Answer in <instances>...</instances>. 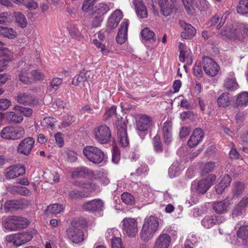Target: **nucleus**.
<instances>
[{
	"label": "nucleus",
	"mask_w": 248,
	"mask_h": 248,
	"mask_svg": "<svg viewBox=\"0 0 248 248\" xmlns=\"http://www.w3.org/2000/svg\"><path fill=\"white\" fill-rule=\"evenodd\" d=\"M154 150L156 152H161L163 151L162 144L160 140V137L156 135L153 139Z\"/></svg>",
	"instance_id": "51"
},
{
	"label": "nucleus",
	"mask_w": 248,
	"mask_h": 248,
	"mask_svg": "<svg viewBox=\"0 0 248 248\" xmlns=\"http://www.w3.org/2000/svg\"><path fill=\"white\" fill-rule=\"evenodd\" d=\"M123 17L122 12L120 10H116L108 18L106 26V31L108 33L112 32L117 27Z\"/></svg>",
	"instance_id": "13"
},
{
	"label": "nucleus",
	"mask_w": 248,
	"mask_h": 248,
	"mask_svg": "<svg viewBox=\"0 0 248 248\" xmlns=\"http://www.w3.org/2000/svg\"><path fill=\"white\" fill-rule=\"evenodd\" d=\"M121 199L123 202L128 205H131L135 203V198L133 196L127 192L122 194Z\"/></svg>",
	"instance_id": "46"
},
{
	"label": "nucleus",
	"mask_w": 248,
	"mask_h": 248,
	"mask_svg": "<svg viewBox=\"0 0 248 248\" xmlns=\"http://www.w3.org/2000/svg\"><path fill=\"white\" fill-rule=\"evenodd\" d=\"M233 30L235 32L240 34L241 36L240 38L237 36H234V39H238L239 40L246 38L248 36V25L243 23H237L234 26Z\"/></svg>",
	"instance_id": "31"
},
{
	"label": "nucleus",
	"mask_w": 248,
	"mask_h": 248,
	"mask_svg": "<svg viewBox=\"0 0 248 248\" xmlns=\"http://www.w3.org/2000/svg\"><path fill=\"white\" fill-rule=\"evenodd\" d=\"M245 186L243 183L241 182H236L233 186L232 190L233 198H236L240 196L244 191Z\"/></svg>",
	"instance_id": "42"
},
{
	"label": "nucleus",
	"mask_w": 248,
	"mask_h": 248,
	"mask_svg": "<svg viewBox=\"0 0 248 248\" xmlns=\"http://www.w3.org/2000/svg\"><path fill=\"white\" fill-rule=\"evenodd\" d=\"M96 0H85L82 6V10L83 11L87 12L91 10L94 4V2Z\"/></svg>",
	"instance_id": "59"
},
{
	"label": "nucleus",
	"mask_w": 248,
	"mask_h": 248,
	"mask_svg": "<svg viewBox=\"0 0 248 248\" xmlns=\"http://www.w3.org/2000/svg\"><path fill=\"white\" fill-rule=\"evenodd\" d=\"M248 205V197H243L232 210V217H236L243 215L245 212L246 208Z\"/></svg>",
	"instance_id": "25"
},
{
	"label": "nucleus",
	"mask_w": 248,
	"mask_h": 248,
	"mask_svg": "<svg viewBox=\"0 0 248 248\" xmlns=\"http://www.w3.org/2000/svg\"><path fill=\"white\" fill-rule=\"evenodd\" d=\"M120 159V153L116 147H113V151L112 153V160L115 164L118 163Z\"/></svg>",
	"instance_id": "63"
},
{
	"label": "nucleus",
	"mask_w": 248,
	"mask_h": 248,
	"mask_svg": "<svg viewBox=\"0 0 248 248\" xmlns=\"http://www.w3.org/2000/svg\"><path fill=\"white\" fill-rule=\"evenodd\" d=\"M110 10L109 6L105 3H99L96 4L93 9V14L94 15H97L103 16Z\"/></svg>",
	"instance_id": "34"
},
{
	"label": "nucleus",
	"mask_w": 248,
	"mask_h": 248,
	"mask_svg": "<svg viewBox=\"0 0 248 248\" xmlns=\"http://www.w3.org/2000/svg\"><path fill=\"white\" fill-rule=\"evenodd\" d=\"M174 0H160L159 4L162 14L165 16H169L174 8Z\"/></svg>",
	"instance_id": "26"
},
{
	"label": "nucleus",
	"mask_w": 248,
	"mask_h": 248,
	"mask_svg": "<svg viewBox=\"0 0 248 248\" xmlns=\"http://www.w3.org/2000/svg\"><path fill=\"white\" fill-rule=\"evenodd\" d=\"M159 225L157 217L151 215L145 217L140 233L141 239L144 242L151 240L157 231Z\"/></svg>",
	"instance_id": "2"
},
{
	"label": "nucleus",
	"mask_w": 248,
	"mask_h": 248,
	"mask_svg": "<svg viewBox=\"0 0 248 248\" xmlns=\"http://www.w3.org/2000/svg\"><path fill=\"white\" fill-rule=\"evenodd\" d=\"M16 109L27 117L30 116L32 113V110L30 108L17 106Z\"/></svg>",
	"instance_id": "62"
},
{
	"label": "nucleus",
	"mask_w": 248,
	"mask_h": 248,
	"mask_svg": "<svg viewBox=\"0 0 248 248\" xmlns=\"http://www.w3.org/2000/svg\"><path fill=\"white\" fill-rule=\"evenodd\" d=\"M87 226V221L84 218L73 220L71 225L67 229L66 233L68 239L73 243H80L84 240V234L82 229Z\"/></svg>",
	"instance_id": "1"
},
{
	"label": "nucleus",
	"mask_w": 248,
	"mask_h": 248,
	"mask_svg": "<svg viewBox=\"0 0 248 248\" xmlns=\"http://www.w3.org/2000/svg\"><path fill=\"white\" fill-rule=\"evenodd\" d=\"M223 87L228 91H232L238 88V84L235 78H228L224 82Z\"/></svg>",
	"instance_id": "36"
},
{
	"label": "nucleus",
	"mask_w": 248,
	"mask_h": 248,
	"mask_svg": "<svg viewBox=\"0 0 248 248\" xmlns=\"http://www.w3.org/2000/svg\"><path fill=\"white\" fill-rule=\"evenodd\" d=\"M162 132L165 143L169 144L172 140V123L170 121H167L164 123Z\"/></svg>",
	"instance_id": "28"
},
{
	"label": "nucleus",
	"mask_w": 248,
	"mask_h": 248,
	"mask_svg": "<svg viewBox=\"0 0 248 248\" xmlns=\"http://www.w3.org/2000/svg\"><path fill=\"white\" fill-rule=\"evenodd\" d=\"M216 177L214 175H209L205 179H202L198 183L195 182L192 184V189H195L197 192L204 194L209 189L213 183L216 181Z\"/></svg>",
	"instance_id": "6"
},
{
	"label": "nucleus",
	"mask_w": 248,
	"mask_h": 248,
	"mask_svg": "<svg viewBox=\"0 0 248 248\" xmlns=\"http://www.w3.org/2000/svg\"><path fill=\"white\" fill-rule=\"evenodd\" d=\"M179 60L182 62H185L186 60V63L191 65L193 62L192 54L189 48L187 47L182 43L179 44Z\"/></svg>",
	"instance_id": "19"
},
{
	"label": "nucleus",
	"mask_w": 248,
	"mask_h": 248,
	"mask_svg": "<svg viewBox=\"0 0 248 248\" xmlns=\"http://www.w3.org/2000/svg\"><path fill=\"white\" fill-rule=\"evenodd\" d=\"M132 3L135 7L137 15L139 18L147 17V10L142 0H132Z\"/></svg>",
	"instance_id": "24"
},
{
	"label": "nucleus",
	"mask_w": 248,
	"mask_h": 248,
	"mask_svg": "<svg viewBox=\"0 0 248 248\" xmlns=\"http://www.w3.org/2000/svg\"><path fill=\"white\" fill-rule=\"evenodd\" d=\"M203 70L207 75L211 77H215L219 69L218 65L212 59L204 56L202 59Z\"/></svg>",
	"instance_id": "11"
},
{
	"label": "nucleus",
	"mask_w": 248,
	"mask_h": 248,
	"mask_svg": "<svg viewBox=\"0 0 248 248\" xmlns=\"http://www.w3.org/2000/svg\"><path fill=\"white\" fill-rule=\"evenodd\" d=\"M85 75L82 71L80 72L78 75L75 76L72 80V84L74 85H78L80 83H83L86 81Z\"/></svg>",
	"instance_id": "56"
},
{
	"label": "nucleus",
	"mask_w": 248,
	"mask_h": 248,
	"mask_svg": "<svg viewBox=\"0 0 248 248\" xmlns=\"http://www.w3.org/2000/svg\"><path fill=\"white\" fill-rule=\"evenodd\" d=\"M128 26V20L127 19H124L121 24L120 27L118 30V32L116 37V40L118 43L122 44L125 42L127 38V33Z\"/></svg>",
	"instance_id": "20"
},
{
	"label": "nucleus",
	"mask_w": 248,
	"mask_h": 248,
	"mask_svg": "<svg viewBox=\"0 0 248 248\" xmlns=\"http://www.w3.org/2000/svg\"><path fill=\"white\" fill-rule=\"evenodd\" d=\"M63 82L62 78H53L50 82L51 87L54 90H58L60 86Z\"/></svg>",
	"instance_id": "58"
},
{
	"label": "nucleus",
	"mask_w": 248,
	"mask_h": 248,
	"mask_svg": "<svg viewBox=\"0 0 248 248\" xmlns=\"http://www.w3.org/2000/svg\"><path fill=\"white\" fill-rule=\"evenodd\" d=\"M193 73L194 75L200 78L202 76V69L201 64L200 62H196L193 67Z\"/></svg>",
	"instance_id": "60"
},
{
	"label": "nucleus",
	"mask_w": 248,
	"mask_h": 248,
	"mask_svg": "<svg viewBox=\"0 0 248 248\" xmlns=\"http://www.w3.org/2000/svg\"><path fill=\"white\" fill-rule=\"evenodd\" d=\"M64 209L62 204L54 203L48 205L46 210L47 215L58 214L61 213Z\"/></svg>",
	"instance_id": "35"
},
{
	"label": "nucleus",
	"mask_w": 248,
	"mask_h": 248,
	"mask_svg": "<svg viewBox=\"0 0 248 248\" xmlns=\"http://www.w3.org/2000/svg\"><path fill=\"white\" fill-rule=\"evenodd\" d=\"M93 43L96 47L101 49V51L103 55H107L108 53V50L106 48L105 45L100 42L97 39H94Z\"/></svg>",
	"instance_id": "61"
},
{
	"label": "nucleus",
	"mask_w": 248,
	"mask_h": 248,
	"mask_svg": "<svg viewBox=\"0 0 248 248\" xmlns=\"http://www.w3.org/2000/svg\"><path fill=\"white\" fill-rule=\"evenodd\" d=\"M112 248H125L122 244L121 239L119 237H113L111 242Z\"/></svg>",
	"instance_id": "64"
},
{
	"label": "nucleus",
	"mask_w": 248,
	"mask_h": 248,
	"mask_svg": "<svg viewBox=\"0 0 248 248\" xmlns=\"http://www.w3.org/2000/svg\"><path fill=\"white\" fill-rule=\"evenodd\" d=\"M152 124V117L145 114H141L136 121V129L139 131L145 132L151 127Z\"/></svg>",
	"instance_id": "15"
},
{
	"label": "nucleus",
	"mask_w": 248,
	"mask_h": 248,
	"mask_svg": "<svg viewBox=\"0 0 248 248\" xmlns=\"http://www.w3.org/2000/svg\"><path fill=\"white\" fill-rule=\"evenodd\" d=\"M89 174V170L86 167H81L77 168L72 173L73 178L83 177Z\"/></svg>",
	"instance_id": "44"
},
{
	"label": "nucleus",
	"mask_w": 248,
	"mask_h": 248,
	"mask_svg": "<svg viewBox=\"0 0 248 248\" xmlns=\"http://www.w3.org/2000/svg\"><path fill=\"white\" fill-rule=\"evenodd\" d=\"M56 122V121L54 118L46 117L41 122V124L47 129L52 130L54 128Z\"/></svg>",
	"instance_id": "47"
},
{
	"label": "nucleus",
	"mask_w": 248,
	"mask_h": 248,
	"mask_svg": "<svg viewBox=\"0 0 248 248\" xmlns=\"http://www.w3.org/2000/svg\"><path fill=\"white\" fill-rule=\"evenodd\" d=\"M93 137L95 140L101 144H107L112 139L109 127L106 124L95 127L93 131Z\"/></svg>",
	"instance_id": "4"
},
{
	"label": "nucleus",
	"mask_w": 248,
	"mask_h": 248,
	"mask_svg": "<svg viewBox=\"0 0 248 248\" xmlns=\"http://www.w3.org/2000/svg\"><path fill=\"white\" fill-rule=\"evenodd\" d=\"M237 11L240 15L248 14V0H240L237 6Z\"/></svg>",
	"instance_id": "43"
},
{
	"label": "nucleus",
	"mask_w": 248,
	"mask_h": 248,
	"mask_svg": "<svg viewBox=\"0 0 248 248\" xmlns=\"http://www.w3.org/2000/svg\"><path fill=\"white\" fill-rule=\"evenodd\" d=\"M35 140L31 137H28L22 140L17 147L18 153L24 155H29L33 147Z\"/></svg>",
	"instance_id": "14"
},
{
	"label": "nucleus",
	"mask_w": 248,
	"mask_h": 248,
	"mask_svg": "<svg viewBox=\"0 0 248 248\" xmlns=\"http://www.w3.org/2000/svg\"><path fill=\"white\" fill-rule=\"evenodd\" d=\"M83 153L89 161L94 164H100L104 159V154L99 148L93 146L84 147Z\"/></svg>",
	"instance_id": "5"
},
{
	"label": "nucleus",
	"mask_w": 248,
	"mask_h": 248,
	"mask_svg": "<svg viewBox=\"0 0 248 248\" xmlns=\"http://www.w3.org/2000/svg\"><path fill=\"white\" fill-rule=\"evenodd\" d=\"M203 137L204 133L202 130L197 128L193 132L187 141V145L190 147H194L202 140Z\"/></svg>",
	"instance_id": "22"
},
{
	"label": "nucleus",
	"mask_w": 248,
	"mask_h": 248,
	"mask_svg": "<svg viewBox=\"0 0 248 248\" xmlns=\"http://www.w3.org/2000/svg\"><path fill=\"white\" fill-rule=\"evenodd\" d=\"M28 70L25 69L22 70L18 75L19 79L23 83L28 84L30 83L31 81L30 78L28 76Z\"/></svg>",
	"instance_id": "52"
},
{
	"label": "nucleus",
	"mask_w": 248,
	"mask_h": 248,
	"mask_svg": "<svg viewBox=\"0 0 248 248\" xmlns=\"http://www.w3.org/2000/svg\"><path fill=\"white\" fill-rule=\"evenodd\" d=\"M215 167V163L213 162H208L205 163L202 168V173L203 174H207L213 170Z\"/></svg>",
	"instance_id": "54"
},
{
	"label": "nucleus",
	"mask_w": 248,
	"mask_h": 248,
	"mask_svg": "<svg viewBox=\"0 0 248 248\" xmlns=\"http://www.w3.org/2000/svg\"><path fill=\"white\" fill-rule=\"evenodd\" d=\"M122 229L128 237H134L138 232V222L136 219L125 217L121 222Z\"/></svg>",
	"instance_id": "7"
},
{
	"label": "nucleus",
	"mask_w": 248,
	"mask_h": 248,
	"mask_svg": "<svg viewBox=\"0 0 248 248\" xmlns=\"http://www.w3.org/2000/svg\"><path fill=\"white\" fill-rule=\"evenodd\" d=\"M141 35L142 37L146 40H152L153 42L156 40L154 32L149 28L143 29L141 31Z\"/></svg>",
	"instance_id": "39"
},
{
	"label": "nucleus",
	"mask_w": 248,
	"mask_h": 248,
	"mask_svg": "<svg viewBox=\"0 0 248 248\" xmlns=\"http://www.w3.org/2000/svg\"><path fill=\"white\" fill-rule=\"evenodd\" d=\"M232 181L231 177L228 174L222 177L219 184L216 186V191L218 194H221L224 189L230 186Z\"/></svg>",
	"instance_id": "30"
},
{
	"label": "nucleus",
	"mask_w": 248,
	"mask_h": 248,
	"mask_svg": "<svg viewBox=\"0 0 248 248\" xmlns=\"http://www.w3.org/2000/svg\"><path fill=\"white\" fill-rule=\"evenodd\" d=\"M0 35L9 38H13L16 36L17 33L11 28L0 27Z\"/></svg>",
	"instance_id": "40"
},
{
	"label": "nucleus",
	"mask_w": 248,
	"mask_h": 248,
	"mask_svg": "<svg viewBox=\"0 0 248 248\" xmlns=\"http://www.w3.org/2000/svg\"><path fill=\"white\" fill-rule=\"evenodd\" d=\"M234 26H226L223 28L220 34L223 38L234 39V36H237L240 38L241 35L235 32Z\"/></svg>",
	"instance_id": "29"
},
{
	"label": "nucleus",
	"mask_w": 248,
	"mask_h": 248,
	"mask_svg": "<svg viewBox=\"0 0 248 248\" xmlns=\"http://www.w3.org/2000/svg\"><path fill=\"white\" fill-rule=\"evenodd\" d=\"M116 125L118 141L122 146H127L129 144V139L126 124L124 121H118Z\"/></svg>",
	"instance_id": "12"
},
{
	"label": "nucleus",
	"mask_w": 248,
	"mask_h": 248,
	"mask_svg": "<svg viewBox=\"0 0 248 248\" xmlns=\"http://www.w3.org/2000/svg\"><path fill=\"white\" fill-rule=\"evenodd\" d=\"M170 242V237L163 232L156 239L154 248H168Z\"/></svg>",
	"instance_id": "23"
},
{
	"label": "nucleus",
	"mask_w": 248,
	"mask_h": 248,
	"mask_svg": "<svg viewBox=\"0 0 248 248\" xmlns=\"http://www.w3.org/2000/svg\"><path fill=\"white\" fill-rule=\"evenodd\" d=\"M74 185L75 186L81 187L83 189H88V190L87 191L90 193L95 191L96 189V185L93 183H83L78 181H76L74 183Z\"/></svg>",
	"instance_id": "45"
},
{
	"label": "nucleus",
	"mask_w": 248,
	"mask_h": 248,
	"mask_svg": "<svg viewBox=\"0 0 248 248\" xmlns=\"http://www.w3.org/2000/svg\"><path fill=\"white\" fill-rule=\"evenodd\" d=\"M29 223V220L25 217L12 216L6 218L3 226L6 230L16 231L26 228Z\"/></svg>",
	"instance_id": "3"
},
{
	"label": "nucleus",
	"mask_w": 248,
	"mask_h": 248,
	"mask_svg": "<svg viewBox=\"0 0 248 248\" xmlns=\"http://www.w3.org/2000/svg\"><path fill=\"white\" fill-rule=\"evenodd\" d=\"M4 207L6 209H19L21 208L20 202L17 200L8 201L5 203Z\"/></svg>",
	"instance_id": "50"
},
{
	"label": "nucleus",
	"mask_w": 248,
	"mask_h": 248,
	"mask_svg": "<svg viewBox=\"0 0 248 248\" xmlns=\"http://www.w3.org/2000/svg\"><path fill=\"white\" fill-rule=\"evenodd\" d=\"M14 16L16 22L18 26L22 28H24L27 26V21L25 16L20 12H15Z\"/></svg>",
	"instance_id": "41"
},
{
	"label": "nucleus",
	"mask_w": 248,
	"mask_h": 248,
	"mask_svg": "<svg viewBox=\"0 0 248 248\" xmlns=\"http://www.w3.org/2000/svg\"><path fill=\"white\" fill-rule=\"evenodd\" d=\"M7 118L10 122L16 124L21 123L23 120V118L21 115L16 114L14 112H9Z\"/></svg>",
	"instance_id": "49"
},
{
	"label": "nucleus",
	"mask_w": 248,
	"mask_h": 248,
	"mask_svg": "<svg viewBox=\"0 0 248 248\" xmlns=\"http://www.w3.org/2000/svg\"><path fill=\"white\" fill-rule=\"evenodd\" d=\"M217 104L219 107L225 108L228 107L231 104V97L228 93H221L217 98Z\"/></svg>",
	"instance_id": "33"
},
{
	"label": "nucleus",
	"mask_w": 248,
	"mask_h": 248,
	"mask_svg": "<svg viewBox=\"0 0 248 248\" xmlns=\"http://www.w3.org/2000/svg\"><path fill=\"white\" fill-rule=\"evenodd\" d=\"M1 136L6 139L17 140L23 137L25 135L24 129L22 127H6L1 132Z\"/></svg>",
	"instance_id": "9"
},
{
	"label": "nucleus",
	"mask_w": 248,
	"mask_h": 248,
	"mask_svg": "<svg viewBox=\"0 0 248 248\" xmlns=\"http://www.w3.org/2000/svg\"><path fill=\"white\" fill-rule=\"evenodd\" d=\"M237 234L239 238L248 242V226H243L240 227L239 229L237 231Z\"/></svg>",
	"instance_id": "48"
},
{
	"label": "nucleus",
	"mask_w": 248,
	"mask_h": 248,
	"mask_svg": "<svg viewBox=\"0 0 248 248\" xmlns=\"http://www.w3.org/2000/svg\"><path fill=\"white\" fill-rule=\"evenodd\" d=\"M248 104V92H243L237 96L234 107L242 106Z\"/></svg>",
	"instance_id": "38"
},
{
	"label": "nucleus",
	"mask_w": 248,
	"mask_h": 248,
	"mask_svg": "<svg viewBox=\"0 0 248 248\" xmlns=\"http://www.w3.org/2000/svg\"><path fill=\"white\" fill-rule=\"evenodd\" d=\"M32 238V235L29 232L13 234L6 237V240L8 242L12 243L17 247L26 243Z\"/></svg>",
	"instance_id": "10"
},
{
	"label": "nucleus",
	"mask_w": 248,
	"mask_h": 248,
	"mask_svg": "<svg viewBox=\"0 0 248 248\" xmlns=\"http://www.w3.org/2000/svg\"><path fill=\"white\" fill-rule=\"evenodd\" d=\"M187 12L193 15L195 13V8L201 11H204L208 7L206 0H182Z\"/></svg>",
	"instance_id": "8"
},
{
	"label": "nucleus",
	"mask_w": 248,
	"mask_h": 248,
	"mask_svg": "<svg viewBox=\"0 0 248 248\" xmlns=\"http://www.w3.org/2000/svg\"><path fill=\"white\" fill-rule=\"evenodd\" d=\"M116 117V108L114 106L107 110L104 115V119L106 121L110 118Z\"/></svg>",
	"instance_id": "55"
},
{
	"label": "nucleus",
	"mask_w": 248,
	"mask_h": 248,
	"mask_svg": "<svg viewBox=\"0 0 248 248\" xmlns=\"http://www.w3.org/2000/svg\"><path fill=\"white\" fill-rule=\"evenodd\" d=\"M15 99L17 102L23 105H31L36 103L35 97L28 93L20 92Z\"/></svg>",
	"instance_id": "21"
},
{
	"label": "nucleus",
	"mask_w": 248,
	"mask_h": 248,
	"mask_svg": "<svg viewBox=\"0 0 248 248\" xmlns=\"http://www.w3.org/2000/svg\"><path fill=\"white\" fill-rule=\"evenodd\" d=\"M148 171V167L145 164H142L138 168L135 173H131L132 175H135L137 176L145 175Z\"/></svg>",
	"instance_id": "57"
},
{
	"label": "nucleus",
	"mask_w": 248,
	"mask_h": 248,
	"mask_svg": "<svg viewBox=\"0 0 248 248\" xmlns=\"http://www.w3.org/2000/svg\"><path fill=\"white\" fill-rule=\"evenodd\" d=\"M229 203L226 200L222 201L215 202L213 204V209L217 214L226 212L229 208Z\"/></svg>",
	"instance_id": "32"
},
{
	"label": "nucleus",
	"mask_w": 248,
	"mask_h": 248,
	"mask_svg": "<svg viewBox=\"0 0 248 248\" xmlns=\"http://www.w3.org/2000/svg\"><path fill=\"white\" fill-rule=\"evenodd\" d=\"M224 220L221 216H206L202 220V224L204 228L209 229L215 225L222 223Z\"/></svg>",
	"instance_id": "18"
},
{
	"label": "nucleus",
	"mask_w": 248,
	"mask_h": 248,
	"mask_svg": "<svg viewBox=\"0 0 248 248\" xmlns=\"http://www.w3.org/2000/svg\"><path fill=\"white\" fill-rule=\"evenodd\" d=\"M91 193L85 190L83 191H78L76 190H72L69 192V196L72 199H81L89 197Z\"/></svg>",
	"instance_id": "37"
},
{
	"label": "nucleus",
	"mask_w": 248,
	"mask_h": 248,
	"mask_svg": "<svg viewBox=\"0 0 248 248\" xmlns=\"http://www.w3.org/2000/svg\"><path fill=\"white\" fill-rule=\"evenodd\" d=\"M25 173L24 167L21 165H13L6 170L5 176L7 179H15Z\"/></svg>",
	"instance_id": "17"
},
{
	"label": "nucleus",
	"mask_w": 248,
	"mask_h": 248,
	"mask_svg": "<svg viewBox=\"0 0 248 248\" xmlns=\"http://www.w3.org/2000/svg\"><path fill=\"white\" fill-rule=\"evenodd\" d=\"M68 31L71 36L78 40L81 38V33L79 30L75 26L70 25L68 27Z\"/></svg>",
	"instance_id": "53"
},
{
	"label": "nucleus",
	"mask_w": 248,
	"mask_h": 248,
	"mask_svg": "<svg viewBox=\"0 0 248 248\" xmlns=\"http://www.w3.org/2000/svg\"><path fill=\"white\" fill-rule=\"evenodd\" d=\"M180 26L183 28L184 31L181 32V36L185 39H190L196 34V30L190 24H187L185 21L180 22Z\"/></svg>",
	"instance_id": "27"
},
{
	"label": "nucleus",
	"mask_w": 248,
	"mask_h": 248,
	"mask_svg": "<svg viewBox=\"0 0 248 248\" xmlns=\"http://www.w3.org/2000/svg\"><path fill=\"white\" fill-rule=\"evenodd\" d=\"M82 209L87 211L95 212L103 211L104 203L101 200L94 199L85 202L82 205Z\"/></svg>",
	"instance_id": "16"
}]
</instances>
